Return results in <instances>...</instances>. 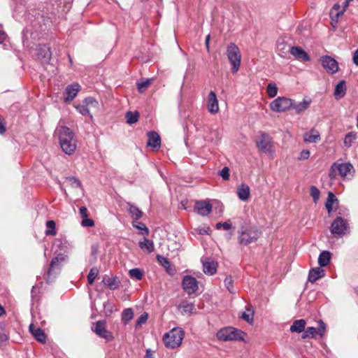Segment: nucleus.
<instances>
[{
    "label": "nucleus",
    "instance_id": "nucleus-1",
    "mask_svg": "<svg viewBox=\"0 0 358 358\" xmlns=\"http://www.w3.org/2000/svg\"><path fill=\"white\" fill-rule=\"evenodd\" d=\"M56 133L62 151L66 155H72L77 148V141L73 131L67 127L59 126Z\"/></svg>",
    "mask_w": 358,
    "mask_h": 358
},
{
    "label": "nucleus",
    "instance_id": "nucleus-2",
    "mask_svg": "<svg viewBox=\"0 0 358 358\" xmlns=\"http://www.w3.org/2000/svg\"><path fill=\"white\" fill-rule=\"evenodd\" d=\"M238 242L241 245L247 246L256 242L261 235V231L255 227H241L238 231Z\"/></svg>",
    "mask_w": 358,
    "mask_h": 358
},
{
    "label": "nucleus",
    "instance_id": "nucleus-3",
    "mask_svg": "<svg viewBox=\"0 0 358 358\" xmlns=\"http://www.w3.org/2000/svg\"><path fill=\"white\" fill-rule=\"evenodd\" d=\"M185 332L179 327H176L166 333L163 336V341L167 348L174 349L179 347L184 338Z\"/></svg>",
    "mask_w": 358,
    "mask_h": 358
},
{
    "label": "nucleus",
    "instance_id": "nucleus-4",
    "mask_svg": "<svg viewBox=\"0 0 358 358\" xmlns=\"http://www.w3.org/2000/svg\"><path fill=\"white\" fill-rule=\"evenodd\" d=\"M354 172V167L350 163H334L331 166L329 176L331 179H335L338 176L350 179L353 176Z\"/></svg>",
    "mask_w": 358,
    "mask_h": 358
},
{
    "label": "nucleus",
    "instance_id": "nucleus-5",
    "mask_svg": "<svg viewBox=\"0 0 358 358\" xmlns=\"http://www.w3.org/2000/svg\"><path fill=\"white\" fill-rule=\"evenodd\" d=\"M330 232L334 237L342 238L350 232L348 221L343 217H337L330 226Z\"/></svg>",
    "mask_w": 358,
    "mask_h": 358
},
{
    "label": "nucleus",
    "instance_id": "nucleus-6",
    "mask_svg": "<svg viewBox=\"0 0 358 358\" xmlns=\"http://www.w3.org/2000/svg\"><path fill=\"white\" fill-rule=\"evenodd\" d=\"M244 332L231 327H227L220 329L217 333V338L222 341L243 340Z\"/></svg>",
    "mask_w": 358,
    "mask_h": 358
},
{
    "label": "nucleus",
    "instance_id": "nucleus-7",
    "mask_svg": "<svg viewBox=\"0 0 358 358\" xmlns=\"http://www.w3.org/2000/svg\"><path fill=\"white\" fill-rule=\"evenodd\" d=\"M227 55L232 66L231 72L236 73L241 66V55L239 48L235 43H230L227 48Z\"/></svg>",
    "mask_w": 358,
    "mask_h": 358
},
{
    "label": "nucleus",
    "instance_id": "nucleus-8",
    "mask_svg": "<svg viewBox=\"0 0 358 358\" xmlns=\"http://www.w3.org/2000/svg\"><path fill=\"white\" fill-rule=\"evenodd\" d=\"M65 261V256L62 254L58 255L57 257H54L50 264L49 268L46 273L47 278L46 282L48 283L52 282L57 275H58L60 272L62 262Z\"/></svg>",
    "mask_w": 358,
    "mask_h": 358
},
{
    "label": "nucleus",
    "instance_id": "nucleus-9",
    "mask_svg": "<svg viewBox=\"0 0 358 358\" xmlns=\"http://www.w3.org/2000/svg\"><path fill=\"white\" fill-rule=\"evenodd\" d=\"M293 106V100L284 96H279L270 103L271 109L276 113L284 112Z\"/></svg>",
    "mask_w": 358,
    "mask_h": 358
},
{
    "label": "nucleus",
    "instance_id": "nucleus-10",
    "mask_svg": "<svg viewBox=\"0 0 358 358\" xmlns=\"http://www.w3.org/2000/svg\"><path fill=\"white\" fill-rule=\"evenodd\" d=\"M256 145L264 153L271 154L273 151L272 138L265 132L260 133L259 139L256 141Z\"/></svg>",
    "mask_w": 358,
    "mask_h": 358
},
{
    "label": "nucleus",
    "instance_id": "nucleus-11",
    "mask_svg": "<svg viewBox=\"0 0 358 358\" xmlns=\"http://www.w3.org/2000/svg\"><path fill=\"white\" fill-rule=\"evenodd\" d=\"M106 321L99 320L94 324L92 327V331L99 337L106 339L107 341H112L113 336L112 333L106 329Z\"/></svg>",
    "mask_w": 358,
    "mask_h": 358
},
{
    "label": "nucleus",
    "instance_id": "nucleus-12",
    "mask_svg": "<svg viewBox=\"0 0 358 358\" xmlns=\"http://www.w3.org/2000/svg\"><path fill=\"white\" fill-rule=\"evenodd\" d=\"M183 289L188 294H192L198 289V282L196 279L191 275L184 276L182 282Z\"/></svg>",
    "mask_w": 358,
    "mask_h": 358
},
{
    "label": "nucleus",
    "instance_id": "nucleus-13",
    "mask_svg": "<svg viewBox=\"0 0 358 358\" xmlns=\"http://www.w3.org/2000/svg\"><path fill=\"white\" fill-rule=\"evenodd\" d=\"M212 208L209 201L201 200L195 202L194 210L201 216H207L211 213Z\"/></svg>",
    "mask_w": 358,
    "mask_h": 358
},
{
    "label": "nucleus",
    "instance_id": "nucleus-14",
    "mask_svg": "<svg viewBox=\"0 0 358 358\" xmlns=\"http://www.w3.org/2000/svg\"><path fill=\"white\" fill-rule=\"evenodd\" d=\"M324 69L329 73H335L338 71V64L336 59L330 56H324L320 59Z\"/></svg>",
    "mask_w": 358,
    "mask_h": 358
},
{
    "label": "nucleus",
    "instance_id": "nucleus-15",
    "mask_svg": "<svg viewBox=\"0 0 358 358\" xmlns=\"http://www.w3.org/2000/svg\"><path fill=\"white\" fill-rule=\"evenodd\" d=\"M148 141L147 145L152 147L155 150H158L161 146V138L159 135L155 131H149L148 133Z\"/></svg>",
    "mask_w": 358,
    "mask_h": 358
},
{
    "label": "nucleus",
    "instance_id": "nucleus-16",
    "mask_svg": "<svg viewBox=\"0 0 358 358\" xmlns=\"http://www.w3.org/2000/svg\"><path fill=\"white\" fill-rule=\"evenodd\" d=\"M29 329L34 338L41 343H45L46 341V335L43 330L40 327H36L34 324H31Z\"/></svg>",
    "mask_w": 358,
    "mask_h": 358
},
{
    "label": "nucleus",
    "instance_id": "nucleus-17",
    "mask_svg": "<svg viewBox=\"0 0 358 358\" xmlns=\"http://www.w3.org/2000/svg\"><path fill=\"white\" fill-rule=\"evenodd\" d=\"M208 110L212 114H215L219 110L218 101L213 91H210L208 96Z\"/></svg>",
    "mask_w": 358,
    "mask_h": 358
},
{
    "label": "nucleus",
    "instance_id": "nucleus-18",
    "mask_svg": "<svg viewBox=\"0 0 358 358\" xmlns=\"http://www.w3.org/2000/svg\"><path fill=\"white\" fill-rule=\"evenodd\" d=\"M290 53L295 57V59L303 62H308L310 59L307 52L299 46L291 47Z\"/></svg>",
    "mask_w": 358,
    "mask_h": 358
},
{
    "label": "nucleus",
    "instance_id": "nucleus-19",
    "mask_svg": "<svg viewBox=\"0 0 358 358\" xmlns=\"http://www.w3.org/2000/svg\"><path fill=\"white\" fill-rule=\"evenodd\" d=\"M80 90V86L78 83L68 85L65 89V94L67 96L64 98V101L69 102L72 101L76 96Z\"/></svg>",
    "mask_w": 358,
    "mask_h": 358
},
{
    "label": "nucleus",
    "instance_id": "nucleus-20",
    "mask_svg": "<svg viewBox=\"0 0 358 358\" xmlns=\"http://www.w3.org/2000/svg\"><path fill=\"white\" fill-rule=\"evenodd\" d=\"M320 140V134L319 131L315 129H312L309 132H306L303 134V141L306 143H317Z\"/></svg>",
    "mask_w": 358,
    "mask_h": 358
},
{
    "label": "nucleus",
    "instance_id": "nucleus-21",
    "mask_svg": "<svg viewBox=\"0 0 358 358\" xmlns=\"http://www.w3.org/2000/svg\"><path fill=\"white\" fill-rule=\"evenodd\" d=\"M102 282L103 284L107 286L109 289L114 290L118 288L120 285V281L117 276H109L108 275H105L103 276Z\"/></svg>",
    "mask_w": 358,
    "mask_h": 358
},
{
    "label": "nucleus",
    "instance_id": "nucleus-22",
    "mask_svg": "<svg viewBox=\"0 0 358 358\" xmlns=\"http://www.w3.org/2000/svg\"><path fill=\"white\" fill-rule=\"evenodd\" d=\"M324 270L320 266L312 268L309 271L308 280L311 282H315L318 279L324 276Z\"/></svg>",
    "mask_w": 358,
    "mask_h": 358
},
{
    "label": "nucleus",
    "instance_id": "nucleus-23",
    "mask_svg": "<svg viewBox=\"0 0 358 358\" xmlns=\"http://www.w3.org/2000/svg\"><path fill=\"white\" fill-rule=\"evenodd\" d=\"M237 194L240 200L247 201L250 194V187L244 183L240 185L237 188Z\"/></svg>",
    "mask_w": 358,
    "mask_h": 358
},
{
    "label": "nucleus",
    "instance_id": "nucleus-24",
    "mask_svg": "<svg viewBox=\"0 0 358 358\" xmlns=\"http://www.w3.org/2000/svg\"><path fill=\"white\" fill-rule=\"evenodd\" d=\"M217 264L209 259L203 262V271L206 274L213 275L217 271Z\"/></svg>",
    "mask_w": 358,
    "mask_h": 358
},
{
    "label": "nucleus",
    "instance_id": "nucleus-25",
    "mask_svg": "<svg viewBox=\"0 0 358 358\" xmlns=\"http://www.w3.org/2000/svg\"><path fill=\"white\" fill-rule=\"evenodd\" d=\"M178 309L180 310L182 315H189L192 313L194 309V304L188 301H182L178 305Z\"/></svg>",
    "mask_w": 358,
    "mask_h": 358
},
{
    "label": "nucleus",
    "instance_id": "nucleus-26",
    "mask_svg": "<svg viewBox=\"0 0 358 358\" xmlns=\"http://www.w3.org/2000/svg\"><path fill=\"white\" fill-rule=\"evenodd\" d=\"M338 204V200L337 199L335 194L331 192H328L327 199L325 203L326 209L327 210V212L329 214L331 213L333 210V206L334 205L337 206Z\"/></svg>",
    "mask_w": 358,
    "mask_h": 358
},
{
    "label": "nucleus",
    "instance_id": "nucleus-27",
    "mask_svg": "<svg viewBox=\"0 0 358 358\" xmlns=\"http://www.w3.org/2000/svg\"><path fill=\"white\" fill-rule=\"evenodd\" d=\"M37 55L39 58L48 61L51 57V52L50 48L45 45H40L37 49Z\"/></svg>",
    "mask_w": 358,
    "mask_h": 358
},
{
    "label": "nucleus",
    "instance_id": "nucleus-28",
    "mask_svg": "<svg viewBox=\"0 0 358 358\" xmlns=\"http://www.w3.org/2000/svg\"><path fill=\"white\" fill-rule=\"evenodd\" d=\"M346 92L345 83L344 80H341L336 85L334 90V95L336 99H338L343 98Z\"/></svg>",
    "mask_w": 358,
    "mask_h": 358
},
{
    "label": "nucleus",
    "instance_id": "nucleus-29",
    "mask_svg": "<svg viewBox=\"0 0 358 358\" xmlns=\"http://www.w3.org/2000/svg\"><path fill=\"white\" fill-rule=\"evenodd\" d=\"M306 324V320L303 319L295 320L290 327V331L292 332L301 333L305 330Z\"/></svg>",
    "mask_w": 358,
    "mask_h": 358
},
{
    "label": "nucleus",
    "instance_id": "nucleus-30",
    "mask_svg": "<svg viewBox=\"0 0 358 358\" xmlns=\"http://www.w3.org/2000/svg\"><path fill=\"white\" fill-rule=\"evenodd\" d=\"M127 205L129 206V213L131 217L134 220V221L139 220L143 215L142 211L134 204L128 203Z\"/></svg>",
    "mask_w": 358,
    "mask_h": 358
},
{
    "label": "nucleus",
    "instance_id": "nucleus-31",
    "mask_svg": "<svg viewBox=\"0 0 358 358\" xmlns=\"http://www.w3.org/2000/svg\"><path fill=\"white\" fill-rule=\"evenodd\" d=\"M311 101L304 99L303 101L299 102L298 103H294L293 102V106L292 108L295 110L297 114H299L303 111H305L310 105Z\"/></svg>",
    "mask_w": 358,
    "mask_h": 358
},
{
    "label": "nucleus",
    "instance_id": "nucleus-32",
    "mask_svg": "<svg viewBox=\"0 0 358 358\" xmlns=\"http://www.w3.org/2000/svg\"><path fill=\"white\" fill-rule=\"evenodd\" d=\"M138 245H139V248L142 250L146 251L148 253H151L155 250V246H154L153 242L148 238H145L143 239V241H140Z\"/></svg>",
    "mask_w": 358,
    "mask_h": 358
},
{
    "label": "nucleus",
    "instance_id": "nucleus-33",
    "mask_svg": "<svg viewBox=\"0 0 358 358\" xmlns=\"http://www.w3.org/2000/svg\"><path fill=\"white\" fill-rule=\"evenodd\" d=\"M331 260V253L329 251H323L320 253L318 257V264L320 267L326 266L329 264Z\"/></svg>",
    "mask_w": 358,
    "mask_h": 358
},
{
    "label": "nucleus",
    "instance_id": "nucleus-34",
    "mask_svg": "<svg viewBox=\"0 0 358 358\" xmlns=\"http://www.w3.org/2000/svg\"><path fill=\"white\" fill-rule=\"evenodd\" d=\"M290 48L289 45H287L284 42H278L277 45V52L278 54L282 57H286L288 52H290Z\"/></svg>",
    "mask_w": 358,
    "mask_h": 358
},
{
    "label": "nucleus",
    "instance_id": "nucleus-35",
    "mask_svg": "<svg viewBox=\"0 0 358 358\" xmlns=\"http://www.w3.org/2000/svg\"><path fill=\"white\" fill-rule=\"evenodd\" d=\"M127 123L132 124L138 122L139 113L138 111H127L125 115Z\"/></svg>",
    "mask_w": 358,
    "mask_h": 358
},
{
    "label": "nucleus",
    "instance_id": "nucleus-36",
    "mask_svg": "<svg viewBox=\"0 0 358 358\" xmlns=\"http://www.w3.org/2000/svg\"><path fill=\"white\" fill-rule=\"evenodd\" d=\"M248 313H243L241 317L248 323H251L253 321L254 311L251 305H248L245 307Z\"/></svg>",
    "mask_w": 358,
    "mask_h": 358
},
{
    "label": "nucleus",
    "instance_id": "nucleus-37",
    "mask_svg": "<svg viewBox=\"0 0 358 358\" xmlns=\"http://www.w3.org/2000/svg\"><path fill=\"white\" fill-rule=\"evenodd\" d=\"M134 312L132 308H126L122 313V322L124 324H127L132 320Z\"/></svg>",
    "mask_w": 358,
    "mask_h": 358
},
{
    "label": "nucleus",
    "instance_id": "nucleus-38",
    "mask_svg": "<svg viewBox=\"0 0 358 358\" xmlns=\"http://www.w3.org/2000/svg\"><path fill=\"white\" fill-rule=\"evenodd\" d=\"M132 226L139 230L141 234L145 236L149 234L150 231L148 228L143 222H136V220H135L133 221Z\"/></svg>",
    "mask_w": 358,
    "mask_h": 358
},
{
    "label": "nucleus",
    "instance_id": "nucleus-39",
    "mask_svg": "<svg viewBox=\"0 0 358 358\" xmlns=\"http://www.w3.org/2000/svg\"><path fill=\"white\" fill-rule=\"evenodd\" d=\"M303 334L301 335L302 339H306L309 338H315L317 335V329L313 327H308L306 330L303 331Z\"/></svg>",
    "mask_w": 358,
    "mask_h": 358
},
{
    "label": "nucleus",
    "instance_id": "nucleus-40",
    "mask_svg": "<svg viewBox=\"0 0 358 358\" xmlns=\"http://www.w3.org/2000/svg\"><path fill=\"white\" fill-rule=\"evenodd\" d=\"M349 3H350L349 1H345L343 2V8H342L341 10L338 11L337 13H336L335 15H333V13H331V20L337 22L338 18L343 15V13H345V11L348 8V7L349 6Z\"/></svg>",
    "mask_w": 358,
    "mask_h": 358
},
{
    "label": "nucleus",
    "instance_id": "nucleus-41",
    "mask_svg": "<svg viewBox=\"0 0 358 358\" xmlns=\"http://www.w3.org/2000/svg\"><path fill=\"white\" fill-rule=\"evenodd\" d=\"M56 223L53 220H48L46 222V227L47 229L45 231V234L47 236H55L56 235V230H55Z\"/></svg>",
    "mask_w": 358,
    "mask_h": 358
},
{
    "label": "nucleus",
    "instance_id": "nucleus-42",
    "mask_svg": "<svg viewBox=\"0 0 358 358\" xmlns=\"http://www.w3.org/2000/svg\"><path fill=\"white\" fill-rule=\"evenodd\" d=\"M152 79H146L136 83L137 89L140 93H143L152 83Z\"/></svg>",
    "mask_w": 358,
    "mask_h": 358
},
{
    "label": "nucleus",
    "instance_id": "nucleus-43",
    "mask_svg": "<svg viewBox=\"0 0 358 358\" xmlns=\"http://www.w3.org/2000/svg\"><path fill=\"white\" fill-rule=\"evenodd\" d=\"M84 104H85L88 108H90V110L92 109H97L99 107V103L98 101L92 97H87L83 101Z\"/></svg>",
    "mask_w": 358,
    "mask_h": 358
},
{
    "label": "nucleus",
    "instance_id": "nucleus-44",
    "mask_svg": "<svg viewBox=\"0 0 358 358\" xmlns=\"http://www.w3.org/2000/svg\"><path fill=\"white\" fill-rule=\"evenodd\" d=\"M76 109L83 115H88L91 120L93 118L90 108H88L85 104H84V103L82 105L76 106Z\"/></svg>",
    "mask_w": 358,
    "mask_h": 358
},
{
    "label": "nucleus",
    "instance_id": "nucleus-45",
    "mask_svg": "<svg viewBox=\"0 0 358 358\" xmlns=\"http://www.w3.org/2000/svg\"><path fill=\"white\" fill-rule=\"evenodd\" d=\"M129 276L131 278H135L136 280H141L143 278V272L140 268H135L129 270Z\"/></svg>",
    "mask_w": 358,
    "mask_h": 358
},
{
    "label": "nucleus",
    "instance_id": "nucleus-46",
    "mask_svg": "<svg viewBox=\"0 0 358 358\" xmlns=\"http://www.w3.org/2000/svg\"><path fill=\"white\" fill-rule=\"evenodd\" d=\"M99 274V269L96 267H93L90 269L87 275V281L90 285L93 284L95 278Z\"/></svg>",
    "mask_w": 358,
    "mask_h": 358
},
{
    "label": "nucleus",
    "instance_id": "nucleus-47",
    "mask_svg": "<svg viewBox=\"0 0 358 358\" xmlns=\"http://www.w3.org/2000/svg\"><path fill=\"white\" fill-rule=\"evenodd\" d=\"M268 95L270 97H274L277 95L278 87L275 83H269L266 89Z\"/></svg>",
    "mask_w": 358,
    "mask_h": 358
},
{
    "label": "nucleus",
    "instance_id": "nucleus-48",
    "mask_svg": "<svg viewBox=\"0 0 358 358\" xmlns=\"http://www.w3.org/2000/svg\"><path fill=\"white\" fill-rule=\"evenodd\" d=\"M356 135L352 133H349L345 135L344 138V144L347 147H350L352 142L356 139Z\"/></svg>",
    "mask_w": 358,
    "mask_h": 358
},
{
    "label": "nucleus",
    "instance_id": "nucleus-49",
    "mask_svg": "<svg viewBox=\"0 0 358 358\" xmlns=\"http://www.w3.org/2000/svg\"><path fill=\"white\" fill-rule=\"evenodd\" d=\"M310 196L313 197L314 202H317L320 198V192L315 186H311L310 189Z\"/></svg>",
    "mask_w": 358,
    "mask_h": 358
},
{
    "label": "nucleus",
    "instance_id": "nucleus-50",
    "mask_svg": "<svg viewBox=\"0 0 358 358\" xmlns=\"http://www.w3.org/2000/svg\"><path fill=\"white\" fill-rule=\"evenodd\" d=\"M224 285L229 292H234V281L231 276H227L224 279Z\"/></svg>",
    "mask_w": 358,
    "mask_h": 358
},
{
    "label": "nucleus",
    "instance_id": "nucleus-51",
    "mask_svg": "<svg viewBox=\"0 0 358 358\" xmlns=\"http://www.w3.org/2000/svg\"><path fill=\"white\" fill-rule=\"evenodd\" d=\"M156 258H157L158 262L162 266H163L164 268H168L170 266V262L168 260V259H166V257H164L162 255H157Z\"/></svg>",
    "mask_w": 358,
    "mask_h": 358
},
{
    "label": "nucleus",
    "instance_id": "nucleus-52",
    "mask_svg": "<svg viewBox=\"0 0 358 358\" xmlns=\"http://www.w3.org/2000/svg\"><path fill=\"white\" fill-rule=\"evenodd\" d=\"M148 318V315L146 313L141 314L136 320V327L141 326L145 324Z\"/></svg>",
    "mask_w": 358,
    "mask_h": 358
},
{
    "label": "nucleus",
    "instance_id": "nucleus-53",
    "mask_svg": "<svg viewBox=\"0 0 358 358\" xmlns=\"http://www.w3.org/2000/svg\"><path fill=\"white\" fill-rule=\"evenodd\" d=\"M66 180L69 182L71 185L74 187H79L81 185L80 180L75 177H68Z\"/></svg>",
    "mask_w": 358,
    "mask_h": 358
},
{
    "label": "nucleus",
    "instance_id": "nucleus-54",
    "mask_svg": "<svg viewBox=\"0 0 358 358\" xmlns=\"http://www.w3.org/2000/svg\"><path fill=\"white\" fill-rule=\"evenodd\" d=\"M81 225L85 227H91L94 225V222L93 220L88 218V216H87L86 217L83 218V220L81 221Z\"/></svg>",
    "mask_w": 358,
    "mask_h": 358
},
{
    "label": "nucleus",
    "instance_id": "nucleus-55",
    "mask_svg": "<svg viewBox=\"0 0 358 358\" xmlns=\"http://www.w3.org/2000/svg\"><path fill=\"white\" fill-rule=\"evenodd\" d=\"M220 176L223 180H227L229 178V169L227 166H224L220 172Z\"/></svg>",
    "mask_w": 358,
    "mask_h": 358
},
{
    "label": "nucleus",
    "instance_id": "nucleus-56",
    "mask_svg": "<svg viewBox=\"0 0 358 358\" xmlns=\"http://www.w3.org/2000/svg\"><path fill=\"white\" fill-rule=\"evenodd\" d=\"M325 329H326L325 324L324 323V322L322 320H320L319 322V327L317 329V335L319 334L320 336H322L325 332Z\"/></svg>",
    "mask_w": 358,
    "mask_h": 358
},
{
    "label": "nucleus",
    "instance_id": "nucleus-57",
    "mask_svg": "<svg viewBox=\"0 0 358 358\" xmlns=\"http://www.w3.org/2000/svg\"><path fill=\"white\" fill-rule=\"evenodd\" d=\"M196 230H197L199 234H201V235L209 234L210 232V228L209 227H206V226L199 227Z\"/></svg>",
    "mask_w": 358,
    "mask_h": 358
},
{
    "label": "nucleus",
    "instance_id": "nucleus-58",
    "mask_svg": "<svg viewBox=\"0 0 358 358\" xmlns=\"http://www.w3.org/2000/svg\"><path fill=\"white\" fill-rule=\"evenodd\" d=\"M310 157V151L308 150H303L300 153L299 159H307Z\"/></svg>",
    "mask_w": 358,
    "mask_h": 358
},
{
    "label": "nucleus",
    "instance_id": "nucleus-59",
    "mask_svg": "<svg viewBox=\"0 0 358 358\" xmlns=\"http://www.w3.org/2000/svg\"><path fill=\"white\" fill-rule=\"evenodd\" d=\"M341 8V6L339 3H335L331 9L330 14L332 13L333 15H335L336 13L342 10Z\"/></svg>",
    "mask_w": 358,
    "mask_h": 358
},
{
    "label": "nucleus",
    "instance_id": "nucleus-60",
    "mask_svg": "<svg viewBox=\"0 0 358 358\" xmlns=\"http://www.w3.org/2000/svg\"><path fill=\"white\" fill-rule=\"evenodd\" d=\"M79 211H80V214L83 218L88 216L87 209L86 207H85V206L80 207Z\"/></svg>",
    "mask_w": 358,
    "mask_h": 358
},
{
    "label": "nucleus",
    "instance_id": "nucleus-61",
    "mask_svg": "<svg viewBox=\"0 0 358 358\" xmlns=\"http://www.w3.org/2000/svg\"><path fill=\"white\" fill-rule=\"evenodd\" d=\"M3 117L0 115V134H2L6 131V127L3 122Z\"/></svg>",
    "mask_w": 358,
    "mask_h": 358
},
{
    "label": "nucleus",
    "instance_id": "nucleus-62",
    "mask_svg": "<svg viewBox=\"0 0 358 358\" xmlns=\"http://www.w3.org/2000/svg\"><path fill=\"white\" fill-rule=\"evenodd\" d=\"M353 62L355 65L358 66V49L355 50L353 55Z\"/></svg>",
    "mask_w": 358,
    "mask_h": 358
},
{
    "label": "nucleus",
    "instance_id": "nucleus-63",
    "mask_svg": "<svg viewBox=\"0 0 358 358\" xmlns=\"http://www.w3.org/2000/svg\"><path fill=\"white\" fill-rule=\"evenodd\" d=\"M222 228L225 230H229L231 228V224L228 222H223Z\"/></svg>",
    "mask_w": 358,
    "mask_h": 358
},
{
    "label": "nucleus",
    "instance_id": "nucleus-64",
    "mask_svg": "<svg viewBox=\"0 0 358 358\" xmlns=\"http://www.w3.org/2000/svg\"><path fill=\"white\" fill-rule=\"evenodd\" d=\"M144 358H154L152 357V352L150 350H146V354H145V356Z\"/></svg>",
    "mask_w": 358,
    "mask_h": 358
}]
</instances>
